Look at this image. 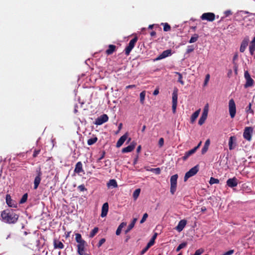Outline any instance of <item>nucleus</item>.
I'll return each instance as SVG.
<instances>
[{
    "mask_svg": "<svg viewBox=\"0 0 255 255\" xmlns=\"http://www.w3.org/2000/svg\"><path fill=\"white\" fill-rule=\"evenodd\" d=\"M148 249H149V248H147V247L146 246L144 249H143L141 251V254L143 255L148 250Z\"/></svg>",
    "mask_w": 255,
    "mask_h": 255,
    "instance_id": "56",
    "label": "nucleus"
},
{
    "mask_svg": "<svg viewBox=\"0 0 255 255\" xmlns=\"http://www.w3.org/2000/svg\"><path fill=\"white\" fill-rule=\"evenodd\" d=\"M204 252V249H200L197 250L193 255H201Z\"/></svg>",
    "mask_w": 255,
    "mask_h": 255,
    "instance_id": "49",
    "label": "nucleus"
},
{
    "mask_svg": "<svg viewBox=\"0 0 255 255\" xmlns=\"http://www.w3.org/2000/svg\"><path fill=\"white\" fill-rule=\"evenodd\" d=\"M159 94V89L157 88L153 92V94L155 96Z\"/></svg>",
    "mask_w": 255,
    "mask_h": 255,
    "instance_id": "57",
    "label": "nucleus"
},
{
    "mask_svg": "<svg viewBox=\"0 0 255 255\" xmlns=\"http://www.w3.org/2000/svg\"><path fill=\"white\" fill-rule=\"evenodd\" d=\"M146 93V92L145 91H143L139 94V101L140 104L142 105L144 104Z\"/></svg>",
    "mask_w": 255,
    "mask_h": 255,
    "instance_id": "29",
    "label": "nucleus"
},
{
    "mask_svg": "<svg viewBox=\"0 0 255 255\" xmlns=\"http://www.w3.org/2000/svg\"><path fill=\"white\" fill-rule=\"evenodd\" d=\"M195 152V149H193L186 152L184 155L182 157V159L184 161L186 160L189 156L193 154Z\"/></svg>",
    "mask_w": 255,
    "mask_h": 255,
    "instance_id": "25",
    "label": "nucleus"
},
{
    "mask_svg": "<svg viewBox=\"0 0 255 255\" xmlns=\"http://www.w3.org/2000/svg\"><path fill=\"white\" fill-rule=\"evenodd\" d=\"M27 199V194H25L23 195L22 197L21 198V199L20 201V203H21V204L24 203V202H26Z\"/></svg>",
    "mask_w": 255,
    "mask_h": 255,
    "instance_id": "46",
    "label": "nucleus"
},
{
    "mask_svg": "<svg viewBox=\"0 0 255 255\" xmlns=\"http://www.w3.org/2000/svg\"><path fill=\"white\" fill-rule=\"evenodd\" d=\"M128 137V133H126L124 135H123L122 136H121L120 139L118 140V141L117 142L116 146L117 147H121L124 142L126 140Z\"/></svg>",
    "mask_w": 255,
    "mask_h": 255,
    "instance_id": "14",
    "label": "nucleus"
},
{
    "mask_svg": "<svg viewBox=\"0 0 255 255\" xmlns=\"http://www.w3.org/2000/svg\"><path fill=\"white\" fill-rule=\"evenodd\" d=\"M201 143H202V142L200 141L198 144L197 145V146H196L195 147H194V148H193V149H195V152L196 151V150L199 148V147L200 146V145H201Z\"/></svg>",
    "mask_w": 255,
    "mask_h": 255,
    "instance_id": "58",
    "label": "nucleus"
},
{
    "mask_svg": "<svg viewBox=\"0 0 255 255\" xmlns=\"http://www.w3.org/2000/svg\"><path fill=\"white\" fill-rule=\"evenodd\" d=\"M161 24L163 25V30L164 31H168L170 30V26L167 23H162Z\"/></svg>",
    "mask_w": 255,
    "mask_h": 255,
    "instance_id": "41",
    "label": "nucleus"
},
{
    "mask_svg": "<svg viewBox=\"0 0 255 255\" xmlns=\"http://www.w3.org/2000/svg\"><path fill=\"white\" fill-rule=\"evenodd\" d=\"M147 217H148V214L147 213H144L143 215V217H142L141 220L140 221V223L141 224L143 223L146 221Z\"/></svg>",
    "mask_w": 255,
    "mask_h": 255,
    "instance_id": "48",
    "label": "nucleus"
},
{
    "mask_svg": "<svg viewBox=\"0 0 255 255\" xmlns=\"http://www.w3.org/2000/svg\"><path fill=\"white\" fill-rule=\"evenodd\" d=\"M200 109L198 110L195 112H194L191 117V123H193L196 120V119L199 116L200 113Z\"/></svg>",
    "mask_w": 255,
    "mask_h": 255,
    "instance_id": "26",
    "label": "nucleus"
},
{
    "mask_svg": "<svg viewBox=\"0 0 255 255\" xmlns=\"http://www.w3.org/2000/svg\"><path fill=\"white\" fill-rule=\"evenodd\" d=\"M154 244V241H153V240H150V241L149 242V243L147 244V248H150L151 246H152V245H153V244Z\"/></svg>",
    "mask_w": 255,
    "mask_h": 255,
    "instance_id": "54",
    "label": "nucleus"
},
{
    "mask_svg": "<svg viewBox=\"0 0 255 255\" xmlns=\"http://www.w3.org/2000/svg\"><path fill=\"white\" fill-rule=\"evenodd\" d=\"M187 224V221L185 220H181L178 225L176 227V230L178 232H181L183 229L185 227L186 225Z\"/></svg>",
    "mask_w": 255,
    "mask_h": 255,
    "instance_id": "15",
    "label": "nucleus"
},
{
    "mask_svg": "<svg viewBox=\"0 0 255 255\" xmlns=\"http://www.w3.org/2000/svg\"><path fill=\"white\" fill-rule=\"evenodd\" d=\"M108 119H109V118H108V116L106 114H104V115L101 116L100 117H99V118H98L96 120V121L95 122V124H96L97 125H101L107 122L108 121Z\"/></svg>",
    "mask_w": 255,
    "mask_h": 255,
    "instance_id": "8",
    "label": "nucleus"
},
{
    "mask_svg": "<svg viewBox=\"0 0 255 255\" xmlns=\"http://www.w3.org/2000/svg\"><path fill=\"white\" fill-rule=\"evenodd\" d=\"M249 50L250 52L251 55H253L254 54V52L255 50V36L252 40V41L251 42L250 46H249Z\"/></svg>",
    "mask_w": 255,
    "mask_h": 255,
    "instance_id": "24",
    "label": "nucleus"
},
{
    "mask_svg": "<svg viewBox=\"0 0 255 255\" xmlns=\"http://www.w3.org/2000/svg\"><path fill=\"white\" fill-rule=\"evenodd\" d=\"M107 186L109 188H116L118 187L117 181L115 179H111L107 183Z\"/></svg>",
    "mask_w": 255,
    "mask_h": 255,
    "instance_id": "27",
    "label": "nucleus"
},
{
    "mask_svg": "<svg viewBox=\"0 0 255 255\" xmlns=\"http://www.w3.org/2000/svg\"><path fill=\"white\" fill-rule=\"evenodd\" d=\"M116 46L114 45H110L109 48L106 50V53L108 55L112 54L115 50Z\"/></svg>",
    "mask_w": 255,
    "mask_h": 255,
    "instance_id": "32",
    "label": "nucleus"
},
{
    "mask_svg": "<svg viewBox=\"0 0 255 255\" xmlns=\"http://www.w3.org/2000/svg\"><path fill=\"white\" fill-rule=\"evenodd\" d=\"M6 202L8 206L9 207H16V203L11 199V197L9 195H7L6 196Z\"/></svg>",
    "mask_w": 255,
    "mask_h": 255,
    "instance_id": "17",
    "label": "nucleus"
},
{
    "mask_svg": "<svg viewBox=\"0 0 255 255\" xmlns=\"http://www.w3.org/2000/svg\"><path fill=\"white\" fill-rule=\"evenodd\" d=\"M253 132V128L252 127H246L243 133V137L248 141H250L252 139V136Z\"/></svg>",
    "mask_w": 255,
    "mask_h": 255,
    "instance_id": "5",
    "label": "nucleus"
},
{
    "mask_svg": "<svg viewBox=\"0 0 255 255\" xmlns=\"http://www.w3.org/2000/svg\"><path fill=\"white\" fill-rule=\"evenodd\" d=\"M146 170L154 172L156 174H159L160 173V169L159 168L151 169L146 168Z\"/></svg>",
    "mask_w": 255,
    "mask_h": 255,
    "instance_id": "40",
    "label": "nucleus"
},
{
    "mask_svg": "<svg viewBox=\"0 0 255 255\" xmlns=\"http://www.w3.org/2000/svg\"><path fill=\"white\" fill-rule=\"evenodd\" d=\"M177 99H178V89L177 88H175L172 93V103L177 104Z\"/></svg>",
    "mask_w": 255,
    "mask_h": 255,
    "instance_id": "23",
    "label": "nucleus"
},
{
    "mask_svg": "<svg viewBox=\"0 0 255 255\" xmlns=\"http://www.w3.org/2000/svg\"><path fill=\"white\" fill-rule=\"evenodd\" d=\"M75 239L77 243H82L84 241L82 239L81 235L80 234L77 233L75 234Z\"/></svg>",
    "mask_w": 255,
    "mask_h": 255,
    "instance_id": "37",
    "label": "nucleus"
},
{
    "mask_svg": "<svg viewBox=\"0 0 255 255\" xmlns=\"http://www.w3.org/2000/svg\"><path fill=\"white\" fill-rule=\"evenodd\" d=\"M1 217L3 222L9 224L15 223L18 219L17 215L7 212L6 211L2 212Z\"/></svg>",
    "mask_w": 255,
    "mask_h": 255,
    "instance_id": "1",
    "label": "nucleus"
},
{
    "mask_svg": "<svg viewBox=\"0 0 255 255\" xmlns=\"http://www.w3.org/2000/svg\"><path fill=\"white\" fill-rule=\"evenodd\" d=\"M246 111L247 114H251L252 115H254V112L253 110L252 109V104L250 103L248 107L246 108Z\"/></svg>",
    "mask_w": 255,
    "mask_h": 255,
    "instance_id": "35",
    "label": "nucleus"
},
{
    "mask_svg": "<svg viewBox=\"0 0 255 255\" xmlns=\"http://www.w3.org/2000/svg\"><path fill=\"white\" fill-rule=\"evenodd\" d=\"M210 144V140L209 139H207L206 140L205 144L204 145V146L202 149V151H201L202 154H204L208 151Z\"/></svg>",
    "mask_w": 255,
    "mask_h": 255,
    "instance_id": "22",
    "label": "nucleus"
},
{
    "mask_svg": "<svg viewBox=\"0 0 255 255\" xmlns=\"http://www.w3.org/2000/svg\"><path fill=\"white\" fill-rule=\"evenodd\" d=\"M140 192V189H136L133 193V198L134 200H136L137 198L138 197L139 194Z\"/></svg>",
    "mask_w": 255,
    "mask_h": 255,
    "instance_id": "33",
    "label": "nucleus"
},
{
    "mask_svg": "<svg viewBox=\"0 0 255 255\" xmlns=\"http://www.w3.org/2000/svg\"><path fill=\"white\" fill-rule=\"evenodd\" d=\"M109 210V205L108 203L103 204L102 208L101 217H105L107 216Z\"/></svg>",
    "mask_w": 255,
    "mask_h": 255,
    "instance_id": "19",
    "label": "nucleus"
},
{
    "mask_svg": "<svg viewBox=\"0 0 255 255\" xmlns=\"http://www.w3.org/2000/svg\"><path fill=\"white\" fill-rule=\"evenodd\" d=\"M135 87V86L134 85H128V86H127L126 88L127 89H130V88H134Z\"/></svg>",
    "mask_w": 255,
    "mask_h": 255,
    "instance_id": "59",
    "label": "nucleus"
},
{
    "mask_svg": "<svg viewBox=\"0 0 255 255\" xmlns=\"http://www.w3.org/2000/svg\"><path fill=\"white\" fill-rule=\"evenodd\" d=\"M171 55V50L168 49L164 51L160 55H159L156 58V60H159L163 58H165Z\"/></svg>",
    "mask_w": 255,
    "mask_h": 255,
    "instance_id": "11",
    "label": "nucleus"
},
{
    "mask_svg": "<svg viewBox=\"0 0 255 255\" xmlns=\"http://www.w3.org/2000/svg\"><path fill=\"white\" fill-rule=\"evenodd\" d=\"M207 116L202 114L201 117H200L199 120L198 124L200 125H203L205 123L206 120L207 119Z\"/></svg>",
    "mask_w": 255,
    "mask_h": 255,
    "instance_id": "34",
    "label": "nucleus"
},
{
    "mask_svg": "<svg viewBox=\"0 0 255 255\" xmlns=\"http://www.w3.org/2000/svg\"><path fill=\"white\" fill-rule=\"evenodd\" d=\"M194 50V48L192 46H188L187 49V53H189Z\"/></svg>",
    "mask_w": 255,
    "mask_h": 255,
    "instance_id": "51",
    "label": "nucleus"
},
{
    "mask_svg": "<svg viewBox=\"0 0 255 255\" xmlns=\"http://www.w3.org/2000/svg\"><path fill=\"white\" fill-rule=\"evenodd\" d=\"M227 184L230 187H234L237 186L238 181L236 178H230L227 181Z\"/></svg>",
    "mask_w": 255,
    "mask_h": 255,
    "instance_id": "13",
    "label": "nucleus"
},
{
    "mask_svg": "<svg viewBox=\"0 0 255 255\" xmlns=\"http://www.w3.org/2000/svg\"><path fill=\"white\" fill-rule=\"evenodd\" d=\"M186 243H182L178 246V247L176 249V251L179 252L181 249L185 248L186 246Z\"/></svg>",
    "mask_w": 255,
    "mask_h": 255,
    "instance_id": "44",
    "label": "nucleus"
},
{
    "mask_svg": "<svg viewBox=\"0 0 255 255\" xmlns=\"http://www.w3.org/2000/svg\"><path fill=\"white\" fill-rule=\"evenodd\" d=\"M39 152V150H37V151H35L34 153H33V156H36Z\"/></svg>",
    "mask_w": 255,
    "mask_h": 255,
    "instance_id": "62",
    "label": "nucleus"
},
{
    "mask_svg": "<svg viewBox=\"0 0 255 255\" xmlns=\"http://www.w3.org/2000/svg\"><path fill=\"white\" fill-rule=\"evenodd\" d=\"M156 236H157V234H155L152 237V238L151 239V240H153V241H154L155 242V240L156 238Z\"/></svg>",
    "mask_w": 255,
    "mask_h": 255,
    "instance_id": "61",
    "label": "nucleus"
},
{
    "mask_svg": "<svg viewBox=\"0 0 255 255\" xmlns=\"http://www.w3.org/2000/svg\"><path fill=\"white\" fill-rule=\"evenodd\" d=\"M249 42V38H245L241 43V45L240 48V51L241 52H244L246 48L247 47Z\"/></svg>",
    "mask_w": 255,
    "mask_h": 255,
    "instance_id": "12",
    "label": "nucleus"
},
{
    "mask_svg": "<svg viewBox=\"0 0 255 255\" xmlns=\"http://www.w3.org/2000/svg\"><path fill=\"white\" fill-rule=\"evenodd\" d=\"M97 138L95 137L94 138L89 139L88 140L87 142H88V145H92L94 143H95L97 141Z\"/></svg>",
    "mask_w": 255,
    "mask_h": 255,
    "instance_id": "39",
    "label": "nucleus"
},
{
    "mask_svg": "<svg viewBox=\"0 0 255 255\" xmlns=\"http://www.w3.org/2000/svg\"><path fill=\"white\" fill-rule=\"evenodd\" d=\"M178 175L174 174L171 176L170 179V192L172 195L174 194L175 192L176 191L177 186V179H178Z\"/></svg>",
    "mask_w": 255,
    "mask_h": 255,
    "instance_id": "2",
    "label": "nucleus"
},
{
    "mask_svg": "<svg viewBox=\"0 0 255 255\" xmlns=\"http://www.w3.org/2000/svg\"><path fill=\"white\" fill-rule=\"evenodd\" d=\"M210 78V75L208 74L206 75L205 79L204 82V86H206L209 82V81Z\"/></svg>",
    "mask_w": 255,
    "mask_h": 255,
    "instance_id": "45",
    "label": "nucleus"
},
{
    "mask_svg": "<svg viewBox=\"0 0 255 255\" xmlns=\"http://www.w3.org/2000/svg\"><path fill=\"white\" fill-rule=\"evenodd\" d=\"M245 78L246 80V83L245 85V87L247 88L250 87H252L254 83V81L253 79L251 77L248 71H246L245 72Z\"/></svg>",
    "mask_w": 255,
    "mask_h": 255,
    "instance_id": "6",
    "label": "nucleus"
},
{
    "mask_svg": "<svg viewBox=\"0 0 255 255\" xmlns=\"http://www.w3.org/2000/svg\"><path fill=\"white\" fill-rule=\"evenodd\" d=\"M215 14L213 13L207 12L203 13L201 17L203 20L213 21L215 19Z\"/></svg>",
    "mask_w": 255,
    "mask_h": 255,
    "instance_id": "9",
    "label": "nucleus"
},
{
    "mask_svg": "<svg viewBox=\"0 0 255 255\" xmlns=\"http://www.w3.org/2000/svg\"><path fill=\"white\" fill-rule=\"evenodd\" d=\"M137 221V218H134L132 222L128 225V229L126 230L125 233L127 234L129 232L134 226V225Z\"/></svg>",
    "mask_w": 255,
    "mask_h": 255,
    "instance_id": "30",
    "label": "nucleus"
},
{
    "mask_svg": "<svg viewBox=\"0 0 255 255\" xmlns=\"http://www.w3.org/2000/svg\"><path fill=\"white\" fill-rule=\"evenodd\" d=\"M41 173L39 172L35 177L34 181V189H36L41 181Z\"/></svg>",
    "mask_w": 255,
    "mask_h": 255,
    "instance_id": "21",
    "label": "nucleus"
},
{
    "mask_svg": "<svg viewBox=\"0 0 255 255\" xmlns=\"http://www.w3.org/2000/svg\"><path fill=\"white\" fill-rule=\"evenodd\" d=\"M105 242L106 240L105 239H101L98 243V247H100Z\"/></svg>",
    "mask_w": 255,
    "mask_h": 255,
    "instance_id": "52",
    "label": "nucleus"
},
{
    "mask_svg": "<svg viewBox=\"0 0 255 255\" xmlns=\"http://www.w3.org/2000/svg\"><path fill=\"white\" fill-rule=\"evenodd\" d=\"M198 171L199 166L198 165L192 167L186 173L184 178V181H186L188 178L195 175Z\"/></svg>",
    "mask_w": 255,
    "mask_h": 255,
    "instance_id": "4",
    "label": "nucleus"
},
{
    "mask_svg": "<svg viewBox=\"0 0 255 255\" xmlns=\"http://www.w3.org/2000/svg\"><path fill=\"white\" fill-rule=\"evenodd\" d=\"M53 244L55 249H62L64 247L63 243L58 240L55 239L53 242Z\"/></svg>",
    "mask_w": 255,
    "mask_h": 255,
    "instance_id": "20",
    "label": "nucleus"
},
{
    "mask_svg": "<svg viewBox=\"0 0 255 255\" xmlns=\"http://www.w3.org/2000/svg\"><path fill=\"white\" fill-rule=\"evenodd\" d=\"M163 144H164V139L161 137L159 139L158 145H159V147H161L163 145Z\"/></svg>",
    "mask_w": 255,
    "mask_h": 255,
    "instance_id": "50",
    "label": "nucleus"
},
{
    "mask_svg": "<svg viewBox=\"0 0 255 255\" xmlns=\"http://www.w3.org/2000/svg\"><path fill=\"white\" fill-rule=\"evenodd\" d=\"M141 145H139L136 149L137 152H138V153L140 152V151L141 150Z\"/></svg>",
    "mask_w": 255,
    "mask_h": 255,
    "instance_id": "60",
    "label": "nucleus"
},
{
    "mask_svg": "<svg viewBox=\"0 0 255 255\" xmlns=\"http://www.w3.org/2000/svg\"><path fill=\"white\" fill-rule=\"evenodd\" d=\"M155 34H156L155 32L152 31L151 32L150 35H151V36H154L155 35Z\"/></svg>",
    "mask_w": 255,
    "mask_h": 255,
    "instance_id": "64",
    "label": "nucleus"
},
{
    "mask_svg": "<svg viewBox=\"0 0 255 255\" xmlns=\"http://www.w3.org/2000/svg\"><path fill=\"white\" fill-rule=\"evenodd\" d=\"M236 146V137L234 136H232L230 137L229 140V148L230 150L234 149Z\"/></svg>",
    "mask_w": 255,
    "mask_h": 255,
    "instance_id": "10",
    "label": "nucleus"
},
{
    "mask_svg": "<svg viewBox=\"0 0 255 255\" xmlns=\"http://www.w3.org/2000/svg\"><path fill=\"white\" fill-rule=\"evenodd\" d=\"M74 171L78 173H80L83 171L82 164L81 162L77 163Z\"/></svg>",
    "mask_w": 255,
    "mask_h": 255,
    "instance_id": "28",
    "label": "nucleus"
},
{
    "mask_svg": "<svg viewBox=\"0 0 255 255\" xmlns=\"http://www.w3.org/2000/svg\"><path fill=\"white\" fill-rule=\"evenodd\" d=\"M78 188L81 191H83L86 190L83 185H79Z\"/></svg>",
    "mask_w": 255,
    "mask_h": 255,
    "instance_id": "55",
    "label": "nucleus"
},
{
    "mask_svg": "<svg viewBox=\"0 0 255 255\" xmlns=\"http://www.w3.org/2000/svg\"><path fill=\"white\" fill-rule=\"evenodd\" d=\"M177 105V104L172 103V111H173V113H176Z\"/></svg>",
    "mask_w": 255,
    "mask_h": 255,
    "instance_id": "53",
    "label": "nucleus"
},
{
    "mask_svg": "<svg viewBox=\"0 0 255 255\" xmlns=\"http://www.w3.org/2000/svg\"><path fill=\"white\" fill-rule=\"evenodd\" d=\"M136 143L134 142H132L130 145L126 147H125L122 149V152L126 153L132 151L135 148Z\"/></svg>",
    "mask_w": 255,
    "mask_h": 255,
    "instance_id": "18",
    "label": "nucleus"
},
{
    "mask_svg": "<svg viewBox=\"0 0 255 255\" xmlns=\"http://www.w3.org/2000/svg\"><path fill=\"white\" fill-rule=\"evenodd\" d=\"M137 40V37H135L130 41V42L128 44V45L127 46V47L126 49L125 53H126V55H128L129 54L131 50L134 47L135 44Z\"/></svg>",
    "mask_w": 255,
    "mask_h": 255,
    "instance_id": "7",
    "label": "nucleus"
},
{
    "mask_svg": "<svg viewBox=\"0 0 255 255\" xmlns=\"http://www.w3.org/2000/svg\"><path fill=\"white\" fill-rule=\"evenodd\" d=\"M127 225V223L126 222H122L118 227L117 231H116V235H120L122 230L123 228H124Z\"/></svg>",
    "mask_w": 255,
    "mask_h": 255,
    "instance_id": "31",
    "label": "nucleus"
},
{
    "mask_svg": "<svg viewBox=\"0 0 255 255\" xmlns=\"http://www.w3.org/2000/svg\"><path fill=\"white\" fill-rule=\"evenodd\" d=\"M85 242L78 243V253L80 255H84Z\"/></svg>",
    "mask_w": 255,
    "mask_h": 255,
    "instance_id": "16",
    "label": "nucleus"
},
{
    "mask_svg": "<svg viewBox=\"0 0 255 255\" xmlns=\"http://www.w3.org/2000/svg\"><path fill=\"white\" fill-rule=\"evenodd\" d=\"M225 14L227 16V15L231 14V12L230 10H228V11H225Z\"/></svg>",
    "mask_w": 255,
    "mask_h": 255,
    "instance_id": "63",
    "label": "nucleus"
},
{
    "mask_svg": "<svg viewBox=\"0 0 255 255\" xmlns=\"http://www.w3.org/2000/svg\"><path fill=\"white\" fill-rule=\"evenodd\" d=\"M199 36L197 34H194L190 38L189 40L190 43L195 42L198 39Z\"/></svg>",
    "mask_w": 255,
    "mask_h": 255,
    "instance_id": "36",
    "label": "nucleus"
},
{
    "mask_svg": "<svg viewBox=\"0 0 255 255\" xmlns=\"http://www.w3.org/2000/svg\"><path fill=\"white\" fill-rule=\"evenodd\" d=\"M98 228L97 227H95L90 233V237L93 238L98 232Z\"/></svg>",
    "mask_w": 255,
    "mask_h": 255,
    "instance_id": "38",
    "label": "nucleus"
},
{
    "mask_svg": "<svg viewBox=\"0 0 255 255\" xmlns=\"http://www.w3.org/2000/svg\"><path fill=\"white\" fill-rule=\"evenodd\" d=\"M229 112L232 119L235 118L236 114V104L233 99H231L229 102Z\"/></svg>",
    "mask_w": 255,
    "mask_h": 255,
    "instance_id": "3",
    "label": "nucleus"
},
{
    "mask_svg": "<svg viewBox=\"0 0 255 255\" xmlns=\"http://www.w3.org/2000/svg\"><path fill=\"white\" fill-rule=\"evenodd\" d=\"M208 111H209V106L208 104H206L203 109V111L202 114L207 116L208 114Z\"/></svg>",
    "mask_w": 255,
    "mask_h": 255,
    "instance_id": "43",
    "label": "nucleus"
},
{
    "mask_svg": "<svg viewBox=\"0 0 255 255\" xmlns=\"http://www.w3.org/2000/svg\"><path fill=\"white\" fill-rule=\"evenodd\" d=\"M178 75V81L182 85H184V82L182 81V76L181 74L178 72L176 73Z\"/></svg>",
    "mask_w": 255,
    "mask_h": 255,
    "instance_id": "47",
    "label": "nucleus"
},
{
    "mask_svg": "<svg viewBox=\"0 0 255 255\" xmlns=\"http://www.w3.org/2000/svg\"><path fill=\"white\" fill-rule=\"evenodd\" d=\"M209 183L210 184H218L219 183V180L218 179L211 177Z\"/></svg>",
    "mask_w": 255,
    "mask_h": 255,
    "instance_id": "42",
    "label": "nucleus"
}]
</instances>
